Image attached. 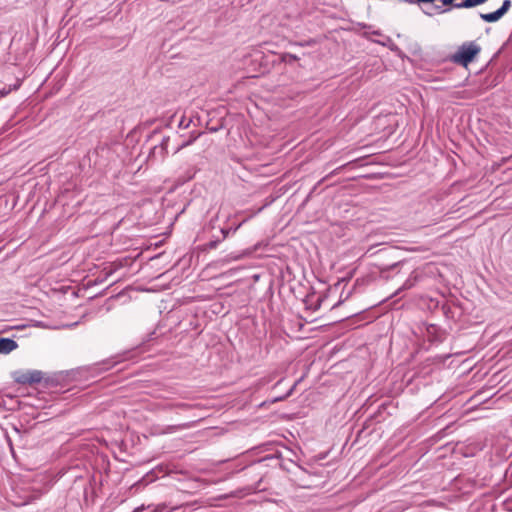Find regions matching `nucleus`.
<instances>
[{
    "label": "nucleus",
    "instance_id": "nucleus-1",
    "mask_svg": "<svg viewBox=\"0 0 512 512\" xmlns=\"http://www.w3.org/2000/svg\"><path fill=\"white\" fill-rule=\"evenodd\" d=\"M481 52V47L475 41L464 42L450 57V60L458 65L467 67Z\"/></svg>",
    "mask_w": 512,
    "mask_h": 512
},
{
    "label": "nucleus",
    "instance_id": "nucleus-2",
    "mask_svg": "<svg viewBox=\"0 0 512 512\" xmlns=\"http://www.w3.org/2000/svg\"><path fill=\"white\" fill-rule=\"evenodd\" d=\"M511 0H504L501 7L494 12L480 13V18L487 23H494L499 21L510 9Z\"/></svg>",
    "mask_w": 512,
    "mask_h": 512
},
{
    "label": "nucleus",
    "instance_id": "nucleus-3",
    "mask_svg": "<svg viewBox=\"0 0 512 512\" xmlns=\"http://www.w3.org/2000/svg\"><path fill=\"white\" fill-rule=\"evenodd\" d=\"M407 264H408V261L399 260V261H395L391 264H379V265H377V268H378L380 276L382 278H388L389 277L388 273L390 271L397 270L399 267H404Z\"/></svg>",
    "mask_w": 512,
    "mask_h": 512
},
{
    "label": "nucleus",
    "instance_id": "nucleus-4",
    "mask_svg": "<svg viewBox=\"0 0 512 512\" xmlns=\"http://www.w3.org/2000/svg\"><path fill=\"white\" fill-rule=\"evenodd\" d=\"M18 348V343L11 338H0V354H9Z\"/></svg>",
    "mask_w": 512,
    "mask_h": 512
},
{
    "label": "nucleus",
    "instance_id": "nucleus-5",
    "mask_svg": "<svg viewBox=\"0 0 512 512\" xmlns=\"http://www.w3.org/2000/svg\"><path fill=\"white\" fill-rule=\"evenodd\" d=\"M421 278V273L418 270H413L399 290H408L413 288Z\"/></svg>",
    "mask_w": 512,
    "mask_h": 512
},
{
    "label": "nucleus",
    "instance_id": "nucleus-6",
    "mask_svg": "<svg viewBox=\"0 0 512 512\" xmlns=\"http://www.w3.org/2000/svg\"><path fill=\"white\" fill-rule=\"evenodd\" d=\"M168 151H165V148L160 147L159 145H155L149 154V157L154 160H163Z\"/></svg>",
    "mask_w": 512,
    "mask_h": 512
},
{
    "label": "nucleus",
    "instance_id": "nucleus-7",
    "mask_svg": "<svg viewBox=\"0 0 512 512\" xmlns=\"http://www.w3.org/2000/svg\"><path fill=\"white\" fill-rule=\"evenodd\" d=\"M487 1L488 0H464L460 3L454 4V8H458V9L473 8V7L479 6L481 4H484Z\"/></svg>",
    "mask_w": 512,
    "mask_h": 512
},
{
    "label": "nucleus",
    "instance_id": "nucleus-8",
    "mask_svg": "<svg viewBox=\"0 0 512 512\" xmlns=\"http://www.w3.org/2000/svg\"><path fill=\"white\" fill-rule=\"evenodd\" d=\"M427 333L430 337L431 341H439L441 342L443 340L442 335L439 334V328L436 325H429L427 327Z\"/></svg>",
    "mask_w": 512,
    "mask_h": 512
},
{
    "label": "nucleus",
    "instance_id": "nucleus-9",
    "mask_svg": "<svg viewBox=\"0 0 512 512\" xmlns=\"http://www.w3.org/2000/svg\"><path fill=\"white\" fill-rule=\"evenodd\" d=\"M43 378V373L39 370L28 371V385L40 383Z\"/></svg>",
    "mask_w": 512,
    "mask_h": 512
},
{
    "label": "nucleus",
    "instance_id": "nucleus-10",
    "mask_svg": "<svg viewBox=\"0 0 512 512\" xmlns=\"http://www.w3.org/2000/svg\"><path fill=\"white\" fill-rule=\"evenodd\" d=\"M13 379L18 384L28 385V371H15L13 373Z\"/></svg>",
    "mask_w": 512,
    "mask_h": 512
},
{
    "label": "nucleus",
    "instance_id": "nucleus-11",
    "mask_svg": "<svg viewBox=\"0 0 512 512\" xmlns=\"http://www.w3.org/2000/svg\"><path fill=\"white\" fill-rule=\"evenodd\" d=\"M202 134V132H192L191 133V136L188 140L182 142L176 149H175V152L174 153H177L179 152L181 149L191 145L200 135Z\"/></svg>",
    "mask_w": 512,
    "mask_h": 512
},
{
    "label": "nucleus",
    "instance_id": "nucleus-12",
    "mask_svg": "<svg viewBox=\"0 0 512 512\" xmlns=\"http://www.w3.org/2000/svg\"><path fill=\"white\" fill-rule=\"evenodd\" d=\"M299 60V57L295 54H292V53H283L281 55V61L282 62H285V63H288V64H291L295 61Z\"/></svg>",
    "mask_w": 512,
    "mask_h": 512
},
{
    "label": "nucleus",
    "instance_id": "nucleus-13",
    "mask_svg": "<svg viewBox=\"0 0 512 512\" xmlns=\"http://www.w3.org/2000/svg\"><path fill=\"white\" fill-rule=\"evenodd\" d=\"M296 385H297V382H296V383H294V384L291 386V388H290V389H289V390H288V391H287L283 396H279V397L274 398V399L272 400V402L283 401V400H285L286 398H288L289 396H291V395H292V393H293V391H294V389H295V387H296Z\"/></svg>",
    "mask_w": 512,
    "mask_h": 512
},
{
    "label": "nucleus",
    "instance_id": "nucleus-14",
    "mask_svg": "<svg viewBox=\"0 0 512 512\" xmlns=\"http://www.w3.org/2000/svg\"><path fill=\"white\" fill-rule=\"evenodd\" d=\"M192 123V119L191 118H186L185 116H183L180 121H179V127L180 128H183V129H187L189 128L190 124Z\"/></svg>",
    "mask_w": 512,
    "mask_h": 512
},
{
    "label": "nucleus",
    "instance_id": "nucleus-15",
    "mask_svg": "<svg viewBox=\"0 0 512 512\" xmlns=\"http://www.w3.org/2000/svg\"><path fill=\"white\" fill-rule=\"evenodd\" d=\"M20 86V84L14 85L13 88L9 86L8 88L4 87L0 89V99L8 95L12 90L17 89Z\"/></svg>",
    "mask_w": 512,
    "mask_h": 512
},
{
    "label": "nucleus",
    "instance_id": "nucleus-16",
    "mask_svg": "<svg viewBox=\"0 0 512 512\" xmlns=\"http://www.w3.org/2000/svg\"><path fill=\"white\" fill-rule=\"evenodd\" d=\"M220 242H221V239L211 240L205 244V248L209 249V250L215 249V248H217V246L219 245Z\"/></svg>",
    "mask_w": 512,
    "mask_h": 512
},
{
    "label": "nucleus",
    "instance_id": "nucleus-17",
    "mask_svg": "<svg viewBox=\"0 0 512 512\" xmlns=\"http://www.w3.org/2000/svg\"><path fill=\"white\" fill-rule=\"evenodd\" d=\"M170 138L168 136L163 137L161 143L159 144L160 147L165 148V151H168V144H169Z\"/></svg>",
    "mask_w": 512,
    "mask_h": 512
},
{
    "label": "nucleus",
    "instance_id": "nucleus-18",
    "mask_svg": "<svg viewBox=\"0 0 512 512\" xmlns=\"http://www.w3.org/2000/svg\"><path fill=\"white\" fill-rule=\"evenodd\" d=\"M221 234H222V238H221V241L224 240L225 238H227V236L229 235V233L231 232V229H225V228H222L220 230Z\"/></svg>",
    "mask_w": 512,
    "mask_h": 512
},
{
    "label": "nucleus",
    "instance_id": "nucleus-19",
    "mask_svg": "<svg viewBox=\"0 0 512 512\" xmlns=\"http://www.w3.org/2000/svg\"><path fill=\"white\" fill-rule=\"evenodd\" d=\"M175 407L187 410V409L191 408V405H189L187 403H177V404H175Z\"/></svg>",
    "mask_w": 512,
    "mask_h": 512
},
{
    "label": "nucleus",
    "instance_id": "nucleus-20",
    "mask_svg": "<svg viewBox=\"0 0 512 512\" xmlns=\"http://www.w3.org/2000/svg\"><path fill=\"white\" fill-rule=\"evenodd\" d=\"M351 163H352V162H349V163L344 164V165H342V166H340V167H337L335 170H333V171L330 173V175L337 174V173H338V171H340L341 169H343L344 167H346L347 165H349V164H351Z\"/></svg>",
    "mask_w": 512,
    "mask_h": 512
},
{
    "label": "nucleus",
    "instance_id": "nucleus-21",
    "mask_svg": "<svg viewBox=\"0 0 512 512\" xmlns=\"http://www.w3.org/2000/svg\"><path fill=\"white\" fill-rule=\"evenodd\" d=\"M247 221V219H244L241 223H239L237 226H233V228H230L231 229V232L235 233L241 226L243 223H245Z\"/></svg>",
    "mask_w": 512,
    "mask_h": 512
},
{
    "label": "nucleus",
    "instance_id": "nucleus-22",
    "mask_svg": "<svg viewBox=\"0 0 512 512\" xmlns=\"http://www.w3.org/2000/svg\"><path fill=\"white\" fill-rule=\"evenodd\" d=\"M188 426L186 424H183V425H178V426H170L169 427V430L170 431H173L175 429H182V428H187Z\"/></svg>",
    "mask_w": 512,
    "mask_h": 512
},
{
    "label": "nucleus",
    "instance_id": "nucleus-23",
    "mask_svg": "<svg viewBox=\"0 0 512 512\" xmlns=\"http://www.w3.org/2000/svg\"><path fill=\"white\" fill-rule=\"evenodd\" d=\"M350 294H351V292H348V293H347V295L345 296V298H344V299H340V300H339V301H338V302L333 306V308H335V307L339 306V305H340L344 300L348 299V298H349V296H350Z\"/></svg>",
    "mask_w": 512,
    "mask_h": 512
},
{
    "label": "nucleus",
    "instance_id": "nucleus-24",
    "mask_svg": "<svg viewBox=\"0 0 512 512\" xmlns=\"http://www.w3.org/2000/svg\"><path fill=\"white\" fill-rule=\"evenodd\" d=\"M114 365H116V362H113V364H111V365H109V366L105 367V369H109V368L113 367Z\"/></svg>",
    "mask_w": 512,
    "mask_h": 512
},
{
    "label": "nucleus",
    "instance_id": "nucleus-25",
    "mask_svg": "<svg viewBox=\"0 0 512 512\" xmlns=\"http://www.w3.org/2000/svg\"><path fill=\"white\" fill-rule=\"evenodd\" d=\"M424 13H425L426 15H428V16H432V15H433V13H432V12H428V11H424Z\"/></svg>",
    "mask_w": 512,
    "mask_h": 512
},
{
    "label": "nucleus",
    "instance_id": "nucleus-26",
    "mask_svg": "<svg viewBox=\"0 0 512 512\" xmlns=\"http://www.w3.org/2000/svg\"><path fill=\"white\" fill-rule=\"evenodd\" d=\"M282 381H283V380H279V381L276 383L275 387L279 386V385L282 383Z\"/></svg>",
    "mask_w": 512,
    "mask_h": 512
},
{
    "label": "nucleus",
    "instance_id": "nucleus-27",
    "mask_svg": "<svg viewBox=\"0 0 512 512\" xmlns=\"http://www.w3.org/2000/svg\"><path fill=\"white\" fill-rule=\"evenodd\" d=\"M98 149L104 150V149H106V146H99Z\"/></svg>",
    "mask_w": 512,
    "mask_h": 512
},
{
    "label": "nucleus",
    "instance_id": "nucleus-28",
    "mask_svg": "<svg viewBox=\"0 0 512 512\" xmlns=\"http://www.w3.org/2000/svg\"><path fill=\"white\" fill-rule=\"evenodd\" d=\"M103 364H104V365H108V364H110V361H109V360L104 361V363H103Z\"/></svg>",
    "mask_w": 512,
    "mask_h": 512
},
{
    "label": "nucleus",
    "instance_id": "nucleus-29",
    "mask_svg": "<svg viewBox=\"0 0 512 512\" xmlns=\"http://www.w3.org/2000/svg\"><path fill=\"white\" fill-rule=\"evenodd\" d=\"M329 176H330V175H326V177H323V178H322V181H325V180H326V178H329Z\"/></svg>",
    "mask_w": 512,
    "mask_h": 512
},
{
    "label": "nucleus",
    "instance_id": "nucleus-30",
    "mask_svg": "<svg viewBox=\"0 0 512 512\" xmlns=\"http://www.w3.org/2000/svg\"><path fill=\"white\" fill-rule=\"evenodd\" d=\"M329 176H330V175H326V177H323V178H322V181H325V180H326V178H329Z\"/></svg>",
    "mask_w": 512,
    "mask_h": 512
},
{
    "label": "nucleus",
    "instance_id": "nucleus-31",
    "mask_svg": "<svg viewBox=\"0 0 512 512\" xmlns=\"http://www.w3.org/2000/svg\"><path fill=\"white\" fill-rule=\"evenodd\" d=\"M329 176H330V175H326V177H323V178H322V181H325V180H326V178H329Z\"/></svg>",
    "mask_w": 512,
    "mask_h": 512
},
{
    "label": "nucleus",
    "instance_id": "nucleus-32",
    "mask_svg": "<svg viewBox=\"0 0 512 512\" xmlns=\"http://www.w3.org/2000/svg\"><path fill=\"white\" fill-rule=\"evenodd\" d=\"M511 399H512V396H511Z\"/></svg>",
    "mask_w": 512,
    "mask_h": 512
},
{
    "label": "nucleus",
    "instance_id": "nucleus-33",
    "mask_svg": "<svg viewBox=\"0 0 512 512\" xmlns=\"http://www.w3.org/2000/svg\"><path fill=\"white\" fill-rule=\"evenodd\" d=\"M134 512H136V511H134Z\"/></svg>",
    "mask_w": 512,
    "mask_h": 512
}]
</instances>
